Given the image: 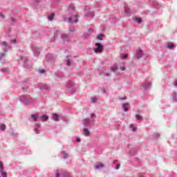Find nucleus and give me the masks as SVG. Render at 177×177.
Returning a JSON list of instances; mask_svg holds the SVG:
<instances>
[{
  "instance_id": "6e6d98bb",
  "label": "nucleus",
  "mask_w": 177,
  "mask_h": 177,
  "mask_svg": "<svg viewBox=\"0 0 177 177\" xmlns=\"http://www.w3.org/2000/svg\"><path fill=\"white\" fill-rule=\"evenodd\" d=\"M174 86H176V88H177V82H174Z\"/></svg>"
},
{
  "instance_id": "79ce46f5",
  "label": "nucleus",
  "mask_w": 177,
  "mask_h": 177,
  "mask_svg": "<svg viewBox=\"0 0 177 177\" xmlns=\"http://www.w3.org/2000/svg\"><path fill=\"white\" fill-rule=\"evenodd\" d=\"M35 131L37 135L39 134L41 132V129H35Z\"/></svg>"
},
{
  "instance_id": "cd10ccee",
  "label": "nucleus",
  "mask_w": 177,
  "mask_h": 177,
  "mask_svg": "<svg viewBox=\"0 0 177 177\" xmlns=\"http://www.w3.org/2000/svg\"><path fill=\"white\" fill-rule=\"evenodd\" d=\"M52 59H53V56L52 55L48 54V55H46V59H47V60H52Z\"/></svg>"
},
{
  "instance_id": "1a4fd4ad",
  "label": "nucleus",
  "mask_w": 177,
  "mask_h": 177,
  "mask_svg": "<svg viewBox=\"0 0 177 177\" xmlns=\"http://www.w3.org/2000/svg\"><path fill=\"white\" fill-rule=\"evenodd\" d=\"M143 91H147L149 88L151 87V82H145L143 83L142 86Z\"/></svg>"
},
{
  "instance_id": "4be33fe9",
  "label": "nucleus",
  "mask_w": 177,
  "mask_h": 177,
  "mask_svg": "<svg viewBox=\"0 0 177 177\" xmlns=\"http://www.w3.org/2000/svg\"><path fill=\"white\" fill-rule=\"evenodd\" d=\"M53 118L55 121H57V120H59V115H57V113H54L53 115Z\"/></svg>"
},
{
  "instance_id": "9d476101",
  "label": "nucleus",
  "mask_w": 177,
  "mask_h": 177,
  "mask_svg": "<svg viewBox=\"0 0 177 177\" xmlns=\"http://www.w3.org/2000/svg\"><path fill=\"white\" fill-rule=\"evenodd\" d=\"M95 120H91L89 118H85L83 120L82 124L84 127H88V125H91V124Z\"/></svg>"
},
{
  "instance_id": "aec40b11",
  "label": "nucleus",
  "mask_w": 177,
  "mask_h": 177,
  "mask_svg": "<svg viewBox=\"0 0 177 177\" xmlns=\"http://www.w3.org/2000/svg\"><path fill=\"white\" fill-rule=\"evenodd\" d=\"M61 153L63 155V158L66 159L68 157V153H66V151H62Z\"/></svg>"
},
{
  "instance_id": "603ef678",
  "label": "nucleus",
  "mask_w": 177,
  "mask_h": 177,
  "mask_svg": "<svg viewBox=\"0 0 177 177\" xmlns=\"http://www.w3.org/2000/svg\"><path fill=\"white\" fill-rule=\"evenodd\" d=\"M35 125H36V127H37V128H41V124H39V123H36Z\"/></svg>"
},
{
  "instance_id": "37998d69",
  "label": "nucleus",
  "mask_w": 177,
  "mask_h": 177,
  "mask_svg": "<svg viewBox=\"0 0 177 177\" xmlns=\"http://www.w3.org/2000/svg\"><path fill=\"white\" fill-rule=\"evenodd\" d=\"M83 37H84V38H85V39H86V38H88V37H89V35H88V33H84V35H83Z\"/></svg>"
},
{
  "instance_id": "b1692460",
  "label": "nucleus",
  "mask_w": 177,
  "mask_h": 177,
  "mask_svg": "<svg viewBox=\"0 0 177 177\" xmlns=\"http://www.w3.org/2000/svg\"><path fill=\"white\" fill-rule=\"evenodd\" d=\"M53 17H55V14H51L48 16V19L49 21H52L53 20Z\"/></svg>"
},
{
  "instance_id": "680f3d73",
  "label": "nucleus",
  "mask_w": 177,
  "mask_h": 177,
  "mask_svg": "<svg viewBox=\"0 0 177 177\" xmlns=\"http://www.w3.org/2000/svg\"><path fill=\"white\" fill-rule=\"evenodd\" d=\"M103 93H106V91L105 90H103Z\"/></svg>"
},
{
  "instance_id": "a19ab883",
  "label": "nucleus",
  "mask_w": 177,
  "mask_h": 177,
  "mask_svg": "<svg viewBox=\"0 0 177 177\" xmlns=\"http://www.w3.org/2000/svg\"><path fill=\"white\" fill-rule=\"evenodd\" d=\"M5 53H0V60H2V58L6 55Z\"/></svg>"
},
{
  "instance_id": "39448f33",
  "label": "nucleus",
  "mask_w": 177,
  "mask_h": 177,
  "mask_svg": "<svg viewBox=\"0 0 177 177\" xmlns=\"http://www.w3.org/2000/svg\"><path fill=\"white\" fill-rule=\"evenodd\" d=\"M95 46H96V48H94V52L95 53H102V52H103L104 48H103V45H102V44L96 43Z\"/></svg>"
},
{
  "instance_id": "2f4dec72",
  "label": "nucleus",
  "mask_w": 177,
  "mask_h": 177,
  "mask_svg": "<svg viewBox=\"0 0 177 177\" xmlns=\"http://www.w3.org/2000/svg\"><path fill=\"white\" fill-rule=\"evenodd\" d=\"M152 5H153V8H158V6H157V5H158V3L156 1H153L152 2Z\"/></svg>"
},
{
  "instance_id": "5701e85b",
  "label": "nucleus",
  "mask_w": 177,
  "mask_h": 177,
  "mask_svg": "<svg viewBox=\"0 0 177 177\" xmlns=\"http://www.w3.org/2000/svg\"><path fill=\"white\" fill-rule=\"evenodd\" d=\"M172 100H173V102H176L177 101V93H176V92L174 93Z\"/></svg>"
},
{
  "instance_id": "f03ea898",
  "label": "nucleus",
  "mask_w": 177,
  "mask_h": 177,
  "mask_svg": "<svg viewBox=\"0 0 177 177\" xmlns=\"http://www.w3.org/2000/svg\"><path fill=\"white\" fill-rule=\"evenodd\" d=\"M66 86L67 89H69V92L71 93H75L77 89L75 88V84H74V82H73L72 80H68L66 82Z\"/></svg>"
},
{
  "instance_id": "ea45409f",
  "label": "nucleus",
  "mask_w": 177,
  "mask_h": 177,
  "mask_svg": "<svg viewBox=\"0 0 177 177\" xmlns=\"http://www.w3.org/2000/svg\"><path fill=\"white\" fill-rule=\"evenodd\" d=\"M136 21L138 24H140V23H142V19L140 18H137L136 19Z\"/></svg>"
},
{
  "instance_id": "e2e57ef3",
  "label": "nucleus",
  "mask_w": 177,
  "mask_h": 177,
  "mask_svg": "<svg viewBox=\"0 0 177 177\" xmlns=\"http://www.w3.org/2000/svg\"><path fill=\"white\" fill-rule=\"evenodd\" d=\"M115 162H117V160H115V161L113 162V164H115Z\"/></svg>"
},
{
  "instance_id": "13d9d810",
  "label": "nucleus",
  "mask_w": 177,
  "mask_h": 177,
  "mask_svg": "<svg viewBox=\"0 0 177 177\" xmlns=\"http://www.w3.org/2000/svg\"><path fill=\"white\" fill-rule=\"evenodd\" d=\"M106 77H109V76H110V74H109V73H106Z\"/></svg>"
},
{
  "instance_id": "20e7f679",
  "label": "nucleus",
  "mask_w": 177,
  "mask_h": 177,
  "mask_svg": "<svg viewBox=\"0 0 177 177\" xmlns=\"http://www.w3.org/2000/svg\"><path fill=\"white\" fill-rule=\"evenodd\" d=\"M20 60H21V62H24V68H28V69L31 68V65H28V64H27V62L28 61V58L26 56H21Z\"/></svg>"
},
{
  "instance_id": "a878e982",
  "label": "nucleus",
  "mask_w": 177,
  "mask_h": 177,
  "mask_svg": "<svg viewBox=\"0 0 177 177\" xmlns=\"http://www.w3.org/2000/svg\"><path fill=\"white\" fill-rule=\"evenodd\" d=\"M118 68L117 65H113L112 67H111V71H116V70Z\"/></svg>"
},
{
  "instance_id": "f3484780",
  "label": "nucleus",
  "mask_w": 177,
  "mask_h": 177,
  "mask_svg": "<svg viewBox=\"0 0 177 177\" xmlns=\"http://www.w3.org/2000/svg\"><path fill=\"white\" fill-rule=\"evenodd\" d=\"M124 13L127 16H131V9L128 6L124 7Z\"/></svg>"
},
{
  "instance_id": "6e6552de",
  "label": "nucleus",
  "mask_w": 177,
  "mask_h": 177,
  "mask_svg": "<svg viewBox=\"0 0 177 177\" xmlns=\"http://www.w3.org/2000/svg\"><path fill=\"white\" fill-rule=\"evenodd\" d=\"M1 46H4V52L5 53H6V52H8V50H9V49H12V46L10 45H9V44H8V42L6 41H3L1 44Z\"/></svg>"
},
{
  "instance_id": "f704fd0d",
  "label": "nucleus",
  "mask_w": 177,
  "mask_h": 177,
  "mask_svg": "<svg viewBox=\"0 0 177 177\" xmlns=\"http://www.w3.org/2000/svg\"><path fill=\"white\" fill-rule=\"evenodd\" d=\"M121 59H127L128 57V55L122 54L120 55Z\"/></svg>"
},
{
  "instance_id": "bb28decb",
  "label": "nucleus",
  "mask_w": 177,
  "mask_h": 177,
  "mask_svg": "<svg viewBox=\"0 0 177 177\" xmlns=\"http://www.w3.org/2000/svg\"><path fill=\"white\" fill-rule=\"evenodd\" d=\"M153 138L154 139H158V138H160V134L158 133H154L153 134Z\"/></svg>"
},
{
  "instance_id": "09e8293b",
  "label": "nucleus",
  "mask_w": 177,
  "mask_h": 177,
  "mask_svg": "<svg viewBox=\"0 0 177 177\" xmlns=\"http://www.w3.org/2000/svg\"><path fill=\"white\" fill-rule=\"evenodd\" d=\"M16 39H11L10 40V44H16Z\"/></svg>"
},
{
  "instance_id": "72a5a7b5",
  "label": "nucleus",
  "mask_w": 177,
  "mask_h": 177,
  "mask_svg": "<svg viewBox=\"0 0 177 177\" xmlns=\"http://www.w3.org/2000/svg\"><path fill=\"white\" fill-rule=\"evenodd\" d=\"M0 129L1 131H5V129H6V125L5 124H1V127H0Z\"/></svg>"
},
{
  "instance_id": "dca6fc26",
  "label": "nucleus",
  "mask_w": 177,
  "mask_h": 177,
  "mask_svg": "<svg viewBox=\"0 0 177 177\" xmlns=\"http://www.w3.org/2000/svg\"><path fill=\"white\" fill-rule=\"evenodd\" d=\"M122 109L124 110V112H127L129 110V103H124L122 105Z\"/></svg>"
},
{
  "instance_id": "4c0bfd02",
  "label": "nucleus",
  "mask_w": 177,
  "mask_h": 177,
  "mask_svg": "<svg viewBox=\"0 0 177 177\" xmlns=\"http://www.w3.org/2000/svg\"><path fill=\"white\" fill-rule=\"evenodd\" d=\"M71 64V59H66V66H70V64Z\"/></svg>"
},
{
  "instance_id": "412c9836",
  "label": "nucleus",
  "mask_w": 177,
  "mask_h": 177,
  "mask_svg": "<svg viewBox=\"0 0 177 177\" xmlns=\"http://www.w3.org/2000/svg\"><path fill=\"white\" fill-rule=\"evenodd\" d=\"M84 135H86V136H89V135H91V131L86 128L84 129Z\"/></svg>"
},
{
  "instance_id": "423d86ee",
  "label": "nucleus",
  "mask_w": 177,
  "mask_h": 177,
  "mask_svg": "<svg viewBox=\"0 0 177 177\" xmlns=\"http://www.w3.org/2000/svg\"><path fill=\"white\" fill-rule=\"evenodd\" d=\"M86 9H88L89 10L86 12V17L88 19H93V17H95V11L91 10L89 7H88Z\"/></svg>"
},
{
  "instance_id": "c03bdc74",
  "label": "nucleus",
  "mask_w": 177,
  "mask_h": 177,
  "mask_svg": "<svg viewBox=\"0 0 177 177\" xmlns=\"http://www.w3.org/2000/svg\"><path fill=\"white\" fill-rule=\"evenodd\" d=\"M69 31L71 32H73L75 31V28H69Z\"/></svg>"
},
{
  "instance_id": "c85d7f7f",
  "label": "nucleus",
  "mask_w": 177,
  "mask_h": 177,
  "mask_svg": "<svg viewBox=\"0 0 177 177\" xmlns=\"http://www.w3.org/2000/svg\"><path fill=\"white\" fill-rule=\"evenodd\" d=\"M31 118H32L33 121H37V120H38V116H37V115H31Z\"/></svg>"
},
{
  "instance_id": "4d7b16f0",
  "label": "nucleus",
  "mask_w": 177,
  "mask_h": 177,
  "mask_svg": "<svg viewBox=\"0 0 177 177\" xmlns=\"http://www.w3.org/2000/svg\"><path fill=\"white\" fill-rule=\"evenodd\" d=\"M62 177H68L66 174H64Z\"/></svg>"
},
{
  "instance_id": "473e14b6",
  "label": "nucleus",
  "mask_w": 177,
  "mask_h": 177,
  "mask_svg": "<svg viewBox=\"0 0 177 177\" xmlns=\"http://www.w3.org/2000/svg\"><path fill=\"white\" fill-rule=\"evenodd\" d=\"M97 102V98L96 97H92L91 98V102L92 103H96Z\"/></svg>"
},
{
  "instance_id": "864d4df0",
  "label": "nucleus",
  "mask_w": 177,
  "mask_h": 177,
  "mask_svg": "<svg viewBox=\"0 0 177 177\" xmlns=\"http://www.w3.org/2000/svg\"><path fill=\"white\" fill-rule=\"evenodd\" d=\"M127 100V97H120V100Z\"/></svg>"
},
{
  "instance_id": "052dcab7",
  "label": "nucleus",
  "mask_w": 177,
  "mask_h": 177,
  "mask_svg": "<svg viewBox=\"0 0 177 177\" xmlns=\"http://www.w3.org/2000/svg\"><path fill=\"white\" fill-rule=\"evenodd\" d=\"M11 21H15V19L11 18Z\"/></svg>"
},
{
  "instance_id": "0e129e2a",
  "label": "nucleus",
  "mask_w": 177,
  "mask_h": 177,
  "mask_svg": "<svg viewBox=\"0 0 177 177\" xmlns=\"http://www.w3.org/2000/svg\"><path fill=\"white\" fill-rule=\"evenodd\" d=\"M66 57H67V59H68V55Z\"/></svg>"
},
{
  "instance_id": "c9c22d12",
  "label": "nucleus",
  "mask_w": 177,
  "mask_h": 177,
  "mask_svg": "<svg viewBox=\"0 0 177 177\" xmlns=\"http://www.w3.org/2000/svg\"><path fill=\"white\" fill-rule=\"evenodd\" d=\"M55 177H60V171L56 170V171H55Z\"/></svg>"
},
{
  "instance_id": "0eeeda50",
  "label": "nucleus",
  "mask_w": 177,
  "mask_h": 177,
  "mask_svg": "<svg viewBox=\"0 0 177 177\" xmlns=\"http://www.w3.org/2000/svg\"><path fill=\"white\" fill-rule=\"evenodd\" d=\"M32 51L34 53V56H39V54L41 53V48H38L37 46H32Z\"/></svg>"
},
{
  "instance_id": "bf43d9fd",
  "label": "nucleus",
  "mask_w": 177,
  "mask_h": 177,
  "mask_svg": "<svg viewBox=\"0 0 177 177\" xmlns=\"http://www.w3.org/2000/svg\"><path fill=\"white\" fill-rule=\"evenodd\" d=\"M122 71H124L125 70V67H122Z\"/></svg>"
},
{
  "instance_id": "3c124183",
  "label": "nucleus",
  "mask_w": 177,
  "mask_h": 177,
  "mask_svg": "<svg viewBox=\"0 0 177 177\" xmlns=\"http://www.w3.org/2000/svg\"><path fill=\"white\" fill-rule=\"evenodd\" d=\"M120 167H121V165L117 164L115 167L116 169H120Z\"/></svg>"
},
{
  "instance_id": "de8ad7c7",
  "label": "nucleus",
  "mask_w": 177,
  "mask_h": 177,
  "mask_svg": "<svg viewBox=\"0 0 177 177\" xmlns=\"http://www.w3.org/2000/svg\"><path fill=\"white\" fill-rule=\"evenodd\" d=\"M39 73L40 74H44V73H45V70L41 69V70L39 71Z\"/></svg>"
},
{
  "instance_id": "8fccbe9b",
  "label": "nucleus",
  "mask_w": 177,
  "mask_h": 177,
  "mask_svg": "<svg viewBox=\"0 0 177 177\" xmlns=\"http://www.w3.org/2000/svg\"><path fill=\"white\" fill-rule=\"evenodd\" d=\"M0 17H1V19H5V15H3L2 12H0Z\"/></svg>"
},
{
  "instance_id": "393cba45",
  "label": "nucleus",
  "mask_w": 177,
  "mask_h": 177,
  "mask_svg": "<svg viewBox=\"0 0 177 177\" xmlns=\"http://www.w3.org/2000/svg\"><path fill=\"white\" fill-rule=\"evenodd\" d=\"M49 117L47 115H44L41 118V120L43 121H48Z\"/></svg>"
},
{
  "instance_id": "f257e3e1",
  "label": "nucleus",
  "mask_w": 177,
  "mask_h": 177,
  "mask_svg": "<svg viewBox=\"0 0 177 177\" xmlns=\"http://www.w3.org/2000/svg\"><path fill=\"white\" fill-rule=\"evenodd\" d=\"M19 100L24 106H30L34 104L35 102H37V99L30 97L29 95H21L19 97Z\"/></svg>"
},
{
  "instance_id": "49530a36",
  "label": "nucleus",
  "mask_w": 177,
  "mask_h": 177,
  "mask_svg": "<svg viewBox=\"0 0 177 177\" xmlns=\"http://www.w3.org/2000/svg\"><path fill=\"white\" fill-rule=\"evenodd\" d=\"M88 32H89L90 34H92L93 32V30H92V28H88Z\"/></svg>"
},
{
  "instance_id": "7c9ffc66",
  "label": "nucleus",
  "mask_w": 177,
  "mask_h": 177,
  "mask_svg": "<svg viewBox=\"0 0 177 177\" xmlns=\"http://www.w3.org/2000/svg\"><path fill=\"white\" fill-rule=\"evenodd\" d=\"M167 48H168V49H174V48H175V45L169 44V45H167Z\"/></svg>"
},
{
  "instance_id": "7ed1b4c3",
  "label": "nucleus",
  "mask_w": 177,
  "mask_h": 177,
  "mask_svg": "<svg viewBox=\"0 0 177 177\" xmlns=\"http://www.w3.org/2000/svg\"><path fill=\"white\" fill-rule=\"evenodd\" d=\"M63 20L71 24L78 23V14H75L73 17H70L69 18L64 17Z\"/></svg>"
},
{
  "instance_id": "6ab92c4d",
  "label": "nucleus",
  "mask_w": 177,
  "mask_h": 177,
  "mask_svg": "<svg viewBox=\"0 0 177 177\" xmlns=\"http://www.w3.org/2000/svg\"><path fill=\"white\" fill-rule=\"evenodd\" d=\"M68 10V12H71V10L73 12H75V6L73 4H70Z\"/></svg>"
},
{
  "instance_id": "a211bd4d",
  "label": "nucleus",
  "mask_w": 177,
  "mask_h": 177,
  "mask_svg": "<svg viewBox=\"0 0 177 177\" xmlns=\"http://www.w3.org/2000/svg\"><path fill=\"white\" fill-rule=\"evenodd\" d=\"M95 169H100V168H104V165L102 163H98L94 166Z\"/></svg>"
},
{
  "instance_id": "c756f323",
  "label": "nucleus",
  "mask_w": 177,
  "mask_h": 177,
  "mask_svg": "<svg viewBox=\"0 0 177 177\" xmlns=\"http://www.w3.org/2000/svg\"><path fill=\"white\" fill-rule=\"evenodd\" d=\"M97 39L99 41H103V35H98L97 37Z\"/></svg>"
},
{
  "instance_id": "2eb2a0df",
  "label": "nucleus",
  "mask_w": 177,
  "mask_h": 177,
  "mask_svg": "<svg viewBox=\"0 0 177 177\" xmlns=\"http://www.w3.org/2000/svg\"><path fill=\"white\" fill-rule=\"evenodd\" d=\"M142 55H143V51L142 50H138L136 55H134L136 59H140L142 57Z\"/></svg>"
},
{
  "instance_id": "9b49d317",
  "label": "nucleus",
  "mask_w": 177,
  "mask_h": 177,
  "mask_svg": "<svg viewBox=\"0 0 177 177\" xmlns=\"http://www.w3.org/2000/svg\"><path fill=\"white\" fill-rule=\"evenodd\" d=\"M61 38L63 39L64 42H70V41H71V37H70L68 35L63 34Z\"/></svg>"
},
{
  "instance_id": "a18cd8bd",
  "label": "nucleus",
  "mask_w": 177,
  "mask_h": 177,
  "mask_svg": "<svg viewBox=\"0 0 177 177\" xmlns=\"http://www.w3.org/2000/svg\"><path fill=\"white\" fill-rule=\"evenodd\" d=\"M91 118H96V115L95 113H91Z\"/></svg>"
},
{
  "instance_id": "5fc2aeb1",
  "label": "nucleus",
  "mask_w": 177,
  "mask_h": 177,
  "mask_svg": "<svg viewBox=\"0 0 177 177\" xmlns=\"http://www.w3.org/2000/svg\"><path fill=\"white\" fill-rule=\"evenodd\" d=\"M76 142H81V138H76Z\"/></svg>"
},
{
  "instance_id": "4468645a",
  "label": "nucleus",
  "mask_w": 177,
  "mask_h": 177,
  "mask_svg": "<svg viewBox=\"0 0 177 177\" xmlns=\"http://www.w3.org/2000/svg\"><path fill=\"white\" fill-rule=\"evenodd\" d=\"M59 34H60V30L57 28L54 32V35H53V37L51 38V41H55V39H56V38L59 37Z\"/></svg>"
},
{
  "instance_id": "58836bf2",
  "label": "nucleus",
  "mask_w": 177,
  "mask_h": 177,
  "mask_svg": "<svg viewBox=\"0 0 177 177\" xmlns=\"http://www.w3.org/2000/svg\"><path fill=\"white\" fill-rule=\"evenodd\" d=\"M130 128H131V129H132V131H136V127H135V125H133V124H131V125H130Z\"/></svg>"
},
{
  "instance_id": "e433bc0d",
  "label": "nucleus",
  "mask_w": 177,
  "mask_h": 177,
  "mask_svg": "<svg viewBox=\"0 0 177 177\" xmlns=\"http://www.w3.org/2000/svg\"><path fill=\"white\" fill-rule=\"evenodd\" d=\"M136 118L138 120H142V115H139V114H137L136 115Z\"/></svg>"
},
{
  "instance_id": "ddd939ff",
  "label": "nucleus",
  "mask_w": 177,
  "mask_h": 177,
  "mask_svg": "<svg viewBox=\"0 0 177 177\" xmlns=\"http://www.w3.org/2000/svg\"><path fill=\"white\" fill-rule=\"evenodd\" d=\"M39 88L41 91H49V89H50V86L48 84H44V85L39 86Z\"/></svg>"
},
{
  "instance_id": "f8f14e48",
  "label": "nucleus",
  "mask_w": 177,
  "mask_h": 177,
  "mask_svg": "<svg viewBox=\"0 0 177 177\" xmlns=\"http://www.w3.org/2000/svg\"><path fill=\"white\" fill-rule=\"evenodd\" d=\"M0 174L3 177H8V174L3 171V164H2V162H0Z\"/></svg>"
}]
</instances>
